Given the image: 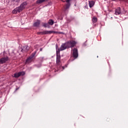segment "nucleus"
I'll return each instance as SVG.
<instances>
[{
    "mask_svg": "<svg viewBox=\"0 0 128 128\" xmlns=\"http://www.w3.org/2000/svg\"><path fill=\"white\" fill-rule=\"evenodd\" d=\"M56 62L58 66V68L61 70H64L65 68H68V66L65 65V66H62V62H60V48H58V44H56Z\"/></svg>",
    "mask_w": 128,
    "mask_h": 128,
    "instance_id": "nucleus-1",
    "label": "nucleus"
},
{
    "mask_svg": "<svg viewBox=\"0 0 128 128\" xmlns=\"http://www.w3.org/2000/svg\"><path fill=\"white\" fill-rule=\"evenodd\" d=\"M28 4V3L26 2H23L18 8H16L12 10V14H16L18 12H22L24 10L26 6Z\"/></svg>",
    "mask_w": 128,
    "mask_h": 128,
    "instance_id": "nucleus-2",
    "label": "nucleus"
},
{
    "mask_svg": "<svg viewBox=\"0 0 128 128\" xmlns=\"http://www.w3.org/2000/svg\"><path fill=\"white\" fill-rule=\"evenodd\" d=\"M68 48H74L76 44V42L74 40H70L66 42Z\"/></svg>",
    "mask_w": 128,
    "mask_h": 128,
    "instance_id": "nucleus-3",
    "label": "nucleus"
},
{
    "mask_svg": "<svg viewBox=\"0 0 128 128\" xmlns=\"http://www.w3.org/2000/svg\"><path fill=\"white\" fill-rule=\"evenodd\" d=\"M36 51L34 52L26 60V64H30L32 62V58L36 56Z\"/></svg>",
    "mask_w": 128,
    "mask_h": 128,
    "instance_id": "nucleus-4",
    "label": "nucleus"
},
{
    "mask_svg": "<svg viewBox=\"0 0 128 128\" xmlns=\"http://www.w3.org/2000/svg\"><path fill=\"white\" fill-rule=\"evenodd\" d=\"M56 32L52 30H45L41 32H38V34H56Z\"/></svg>",
    "mask_w": 128,
    "mask_h": 128,
    "instance_id": "nucleus-5",
    "label": "nucleus"
},
{
    "mask_svg": "<svg viewBox=\"0 0 128 128\" xmlns=\"http://www.w3.org/2000/svg\"><path fill=\"white\" fill-rule=\"evenodd\" d=\"M62 2H67V4H66V6L64 8V12H66L68 10V8H70V2L72 0H61Z\"/></svg>",
    "mask_w": 128,
    "mask_h": 128,
    "instance_id": "nucleus-6",
    "label": "nucleus"
},
{
    "mask_svg": "<svg viewBox=\"0 0 128 128\" xmlns=\"http://www.w3.org/2000/svg\"><path fill=\"white\" fill-rule=\"evenodd\" d=\"M72 54L74 58H78V48H74L73 50H72Z\"/></svg>",
    "mask_w": 128,
    "mask_h": 128,
    "instance_id": "nucleus-7",
    "label": "nucleus"
},
{
    "mask_svg": "<svg viewBox=\"0 0 128 128\" xmlns=\"http://www.w3.org/2000/svg\"><path fill=\"white\" fill-rule=\"evenodd\" d=\"M29 48H28V46L24 45L21 48V52H26Z\"/></svg>",
    "mask_w": 128,
    "mask_h": 128,
    "instance_id": "nucleus-8",
    "label": "nucleus"
},
{
    "mask_svg": "<svg viewBox=\"0 0 128 128\" xmlns=\"http://www.w3.org/2000/svg\"><path fill=\"white\" fill-rule=\"evenodd\" d=\"M68 48V46L66 45V43H64L62 44V46L60 47V50H66Z\"/></svg>",
    "mask_w": 128,
    "mask_h": 128,
    "instance_id": "nucleus-9",
    "label": "nucleus"
},
{
    "mask_svg": "<svg viewBox=\"0 0 128 128\" xmlns=\"http://www.w3.org/2000/svg\"><path fill=\"white\" fill-rule=\"evenodd\" d=\"M8 60V57L2 58L0 59V64H4Z\"/></svg>",
    "mask_w": 128,
    "mask_h": 128,
    "instance_id": "nucleus-10",
    "label": "nucleus"
},
{
    "mask_svg": "<svg viewBox=\"0 0 128 128\" xmlns=\"http://www.w3.org/2000/svg\"><path fill=\"white\" fill-rule=\"evenodd\" d=\"M122 14V10H120V8L118 7L115 10V14L118 16Z\"/></svg>",
    "mask_w": 128,
    "mask_h": 128,
    "instance_id": "nucleus-11",
    "label": "nucleus"
},
{
    "mask_svg": "<svg viewBox=\"0 0 128 128\" xmlns=\"http://www.w3.org/2000/svg\"><path fill=\"white\" fill-rule=\"evenodd\" d=\"M40 20H38L36 22H34V26L38 28V26H40Z\"/></svg>",
    "mask_w": 128,
    "mask_h": 128,
    "instance_id": "nucleus-12",
    "label": "nucleus"
},
{
    "mask_svg": "<svg viewBox=\"0 0 128 128\" xmlns=\"http://www.w3.org/2000/svg\"><path fill=\"white\" fill-rule=\"evenodd\" d=\"M88 2H89V6L90 8H92V6H94V1L91 0V1H89Z\"/></svg>",
    "mask_w": 128,
    "mask_h": 128,
    "instance_id": "nucleus-13",
    "label": "nucleus"
},
{
    "mask_svg": "<svg viewBox=\"0 0 128 128\" xmlns=\"http://www.w3.org/2000/svg\"><path fill=\"white\" fill-rule=\"evenodd\" d=\"M42 26L44 28H50V25L48 23H43Z\"/></svg>",
    "mask_w": 128,
    "mask_h": 128,
    "instance_id": "nucleus-14",
    "label": "nucleus"
},
{
    "mask_svg": "<svg viewBox=\"0 0 128 128\" xmlns=\"http://www.w3.org/2000/svg\"><path fill=\"white\" fill-rule=\"evenodd\" d=\"M54 21L50 19L48 20V24L50 25V26H52L54 24Z\"/></svg>",
    "mask_w": 128,
    "mask_h": 128,
    "instance_id": "nucleus-15",
    "label": "nucleus"
},
{
    "mask_svg": "<svg viewBox=\"0 0 128 128\" xmlns=\"http://www.w3.org/2000/svg\"><path fill=\"white\" fill-rule=\"evenodd\" d=\"M92 22H94V24H96V22H98V18H96V17H94L92 18Z\"/></svg>",
    "mask_w": 128,
    "mask_h": 128,
    "instance_id": "nucleus-16",
    "label": "nucleus"
},
{
    "mask_svg": "<svg viewBox=\"0 0 128 128\" xmlns=\"http://www.w3.org/2000/svg\"><path fill=\"white\" fill-rule=\"evenodd\" d=\"M46 2V0H38L36 1V4H42V2Z\"/></svg>",
    "mask_w": 128,
    "mask_h": 128,
    "instance_id": "nucleus-17",
    "label": "nucleus"
},
{
    "mask_svg": "<svg viewBox=\"0 0 128 128\" xmlns=\"http://www.w3.org/2000/svg\"><path fill=\"white\" fill-rule=\"evenodd\" d=\"M19 76H20V72L16 73L14 74V78H19Z\"/></svg>",
    "mask_w": 128,
    "mask_h": 128,
    "instance_id": "nucleus-18",
    "label": "nucleus"
},
{
    "mask_svg": "<svg viewBox=\"0 0 128 128\" xmlns=\"http://www.w3.org/2000/svg\"><path fill=\"white\" fill-rule=\"evenodd\" d=\"M20 76H24L26 74V73L24 72H19Z\"/></svg>",
    "mask_w": 128,
    "mask_h": 128,
    "instance_id": "nucleus-19",
    "label": "nucleus"
},
{
    "mask_svg": "<svg viewBox=\"0 0 128 128\" xmlns=\"http://www.w3.org/2000/svg\"><path fill=\"white\" fill-rule=\"evenodd\" d=\"M13 2H15L18 3L20 2V0H12Z\"/></svg>",
    "mask_w": 128,
    "mask_h": 128,
    "instance_id": "nucleus-20",
    "label": "nucleus"
},
{
    "mask_svg": "<svg viewBox=\"0 0 128 128\" xmlns=\"http://www.w3.org/2000/svg\"><path fill=\"white\" fill-rule=\"evenodd\" d=\"M40 60L42 61V60H44V57L40 58Z\"/></svg>",
    "mask_w": 128,
    "mask_h": 128,
    "instance_id": "nucleus-21",
    "label": "nucleus"
},
{
    "mask_svg": "<svg viewBox=\"0 0 128 128\" xmlns=\"http://www.w3.org/2000/svg\"><path fill=\"white\" fill-rule=\"evenodd\" d=\"M42 48H40V52H42Z\"/></svg>",
    "mask_w": 128,
    "mask_h": 128,
    "instance_id": "nucleus-22",
    "label": "nucleus"
},
{
    "mask_svg": "<svg viewBox=\"0 0 128 128\" xmlns=\"http://www.w3.org/2000/svg\"><path fill=\"white\" fill-rule=\"evenodd\" d=\"M58 34H64L62 32H59Z\"/></svg>",
    "mask_w": 128,
    "mask_h": 128,
    "instance_id": "nucleus-23",
    "label": "nucleus"
},
{
    "mask_svg": "<svg viewBox=\"0 0 128 128\" xmlns=\"http://www.w3.org/2000/svg\"><path fill=\"white\" fill-rule=\"evenodd\" d=\"M18 90V88H16V90Z\"/></svg>",
    "mask_w": 128,
    "mask_h": 128,
    "instance_id": "nucleus-24",
    "label": "nucleus"
},
{
    "mask_svg": "<svg viewBox=\"0 0 128 128\" xmlns=\"http://www.w3.org/2000/svg\"><path fill=\"white\" fill-rule=\"evenodd\" d=\"M97 58H98V56H97Z\"/></svg>",
    "mask_w": 128,
    "mask_h": 128,
    "instance_id": "nucleus-25",
    "label": "nucleus"
},
{
    "mask_svg": "<svg viewBox=\"0 0 128 128\" xmlns=\"http://www.w3.org/2000/svg\"><path fill=\"white\" fill-rule=\"evenodd\" d=\"M86 46V45H84V46Z\"/></svg>",
    "mask_w": 128,
    "mask_h": 128,
    "instance_id": "nucleus-26",
    "label": "nucleus"
}]
</instances>
